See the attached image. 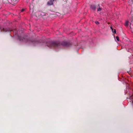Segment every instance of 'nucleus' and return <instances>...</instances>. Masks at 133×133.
<instances>
[{
  "label": "nucleus",
  "mask_w": 133,
  "mask_h": 133,
  "mask_svg": "<svg viewBox=\"0 0 133 133\" xmlns=\"http://www.w3.org/2000/svg\"><path fill=\"white\" fill-rule=\"evenodd\" d=\"M22 34H15L14 36L16 38L18 39L20 41H28L29 39L27 36L24 37Z\"/></svg>",
  "instance_id": "obj_1"
},
{
  "label": "nucleus",
  "mask_w": 133,
  "mask_h": 133,
  "mask_svg": "<svg viewBox=\"0 0 133 133\" xmlns=\"http://www.w3.org/2000/svg\"><path fill=\"white\" fill-rule=\"evenodd\" d=\"M59 45V44L57 42H51L50 41H48V42L46 43L47 46L49 47L50 48H56Z\"/></svg>",
  "instance_id": "obj_2"
},
{
  "label": "nucleus",
  "mask_w": 133,
  "mask_h": 133,
  "mask_svg": "<svg viewBox=\"0 0 133 133\" xmlns=\"http://www.w3.org/2000/svg\"><path fill=\"white\" fill-rule=\"evenodd\" d=\"M61 44L66 47L71 46L72 45L71 42L65 41L63 42Z\"/></svg>",
  "instance_id": "obj_3"
},
{
  "label": "nucleus",
  "mask_w": 133,
  "mask_h": 133,
  "mask_svg": "<svg viewBox=\"0 0 133 133\" xmlns=\"http://www.w3.org/2000/svg\"><path fill=\"white\" fill-rule=\"evenodd\" d=\"M54 1L53 0H50L48 2L47 4L49 5H51L53 4V2Z\"/></svg>",
  "instance_id": "obj_4"
},
{
  "label": "nucleus",
  "mask_w": 133,
  "mask_h": 133,
  "mask_svg": "<svg viewBox=\"0 0 133 133\" xmlns=\"http://www.w3.org/2000/svg\"><path fill=\"white\" fill-rule=\"evenodd\" d=\"M90 8L92 10H95L96 8V6L94 5H91L90 6Z\"/></svg>",
  "instance_id": "obj_5"
},
{
  "label": "nucleus",
  "mask_w": 133,
  "mask_h": 133,
  "mask_svg": "<svg viewBox=\"0 0 133 133\" xmlns=\"http://www.w3.org/2000/svg\"><path fill=\"white\" fill-rule=\"evenodd\" d=\"M129 21H125L124 25L126 26H128L129 25Z\"/></svg>",
  "instance_id": "obj_6"
},
{
  "label": "nucleus",
  "mask_w": 133,
  "mask_h": 133,
  "mask_svg": "<svg viewBox=\"0 0 133 133\" xmlns=\"http://www.w3.org/2000/svg\"><path fill=\"white\" fill-rule=\"evenodd\" d=\"M111 29L112 30V31L114 33H116V30L115 29H113L111 27Z\"/></svg>",
  "instance_id": "obj_7"
},
{
  "label": "nucleus",
  "mask_w": 133,
  "mask_h": 133,
  "mask_svg": "<svg viewBox=\"0 0 133 133\" xmlns=\"http://www.w3.org/2000/svg\"><path fill=\"white\" fill-rule=\"evenodd\" d=\"M102 9L101 8H100V7L99 6V7L97 9V11H101Z\"/></svg>",
  "instance_id": "obj_8"
},
{
  "label": "nucleus",
  "mask_w": 133,
  "mask_h": 133,
  "mask_svg": "<svg viewBox=\"0 0 133 133\" xmlns=\"http://www.w3.org/2000/svg\"><path fill=\"white\" fill-rule=\"evenodd\" d=\"M116 39H117V40L118 41H119V37H118L117 36H116Z\"/></svg>",
  "instance_id": "obj_9"
},
{
  "label": "nucleus",
  "mask_w": 133,
  "mask_h": 133,
  "mask_svg": "<svg viewBox=\"0 0 133 133\" xmlns=\"http://www.w3.org/2000/svg\"><path fill=\"white\" fill-rule=\"evenodd\" d=\"M3 30L4 31H9L8 30H6V29H4V28L3 29Z\"/></svg>",
  "instance_id": "obj_10"
},
{
  "label": "nucleus",
  "mask_w": 133,
  "mask_h": 133,
  "mask_svg": "<svg viewBox=\"0 0 133 133\" xmlns=\"http://www.w3.org/2000/svg\"><path fill=\"white\" fill-rule=\"evenodd\" d=\"M95 23L97 24H99V22L98 21H96L95 22Z\"/></svg>",
  "instance_id": "obj_11"
},
{
  "label": "nucleus",
  "mask_w": 133,
  "mask_h": 133,
  "mask_svg": "<svg viewBox=\"0 0 133 133\" xmlns=\"http://www.w3.org/2000/svg\"><path fill=\"white\" fill-rule=\"evenodd\" d=\"M25 10V9H23L21 11L22 12H23Z\"/></svg>",
  "instance_id": "obj_12"
},
{
  "label": "nucleus",
  "mask_w": 133,
  "mask_h": 133,
  "mask_svg": "<svg viewBox=\"0 0 133 133\" xmlns=\"http://www.w3.org/2000/svg\"><path fill=\"white\" fill-rule=\"evenodd\" d=\"M57 13L58 14V15H59V14H60L59 13Z\"/></svg>",
  "instance_id": "obj_13"
},
{
  "label": "nucleus",
  "mask_w": 133,
  "mask_h": 133,
  "mask_svg": "<svg viewBox=\"0 0 133 133\" xmlns=\"http://www.w3.org/2000/svg\"><path fill=\"white\" fill-rule=\"evenodd\" d=\"M54 1V0H53Z\"/></svg>",
  "instance_id": "obj_14"
}]
</instances>
